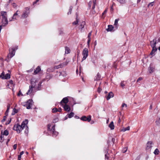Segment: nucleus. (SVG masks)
Returning <instances> with one entry per match:
<instances>
[{
    "label": "nucleus",
    "mask_w": 160,
    "mask_h": 160,
    "mask_svg": "<svg viewBox=\"0 0 160 160\" xmlns=\"http://www.w3.org/2000/svg\"><path fill=\"white\" fill-rule=\"evenodd\" d=\"M28 120L26 119L22 122L21 125H20L18 124L14 125L13 128V129L16 131L17 133H19L22 130L25 128L26 126L27 128H28L27 124L28 123Z\"/></svg>",
    "instance_id": "nucleus-1"
},
{
    "label": "nucleus",
    "mask_w": 160,
    "mask_h": 160,
    "mask_svg": "<svg viewBox=\"0 0 160 160\" xmlns=\"http://www.w3.org/2000/svg\"><path fill=\"white\" fill-rule=\"evenodd\" d=\"M37 80L35 78L31 79V85L30 86L31 87H33L37 89H39V88L41 86V82H39L38 85H36V83L37 82Z\"/></svg>",
    "instance_id": "nucleus-2"
},
{
    "label": "nucleus",
    "mask_w": 160,
    "mask_h": 160,
    "mask_svg": "<svg viewBox=\"0 0 160 160\" xmlns=\"http://www.w3.org/2000/svg\"><path fill=\"white\" fill-rule=\"evenodd\" d=\"M157 40L156 38L154 39L150 42V44L151 47L152 48V50L150 54L153 55L154 52L157 50V48L156 47V44Z\"/></svg>",
    "instance_id": "nucleus-3"
},
{
    "label": "nucleus",
    "mask_w": 160,
    "mask_h": 160,
    "mask_svg": "<svg viewBox=\"0 0 160 160\" xmlns=\"http://www.w3.org/2000/svg\"><path fill=\"white\" fill-rule=\"evenodd\" d=\"M29 13V8L28 7L25 8V10L23 11L21 15V19H23L27 18L28 16Z\"/></svg>",
    "instance_id": "nucleus-4"
},
{
    "label": "nucleus",
    "mask_w": 160,
    "mask_h": 160,
    "mask_svg": "<svg viewBox=\"0 0 160 160\" xmlns=\"http://www.w3.org/2000/svg\"><path fill=\"white\" fill-rule=\"evenodd\" d=\"M82 54L83 56V57L82 59V61L85 60L88 56V51L87 48H85L84 49L82 52Z\"/></svg>",
    "instance_id": "nucleus-5"
},
{
    "label": "nucleus",
    "mask_w": 160,
    "mask_h": 160,
    "mask_svg": "<svg viewBox=\"0 0 160 160\" xmlns=\"http://www.w3.org/2000/svg\"><path fill=\"white\" fill-rule=\"evenodd\" d=\"M0 77L2 79H8L10 78V75L9 74L7 73L5 75V73L3 72L0 76Z\"/></svg>",
    "instance_id": "nucleus-6"
},
{
    "label": "nucleus",
    "mask_w": 160,
    "mask_h": 160,
    "mask_svg": "<svg viewBox=\"0 0 160 160\" xmlns=\"http://www.w3.org/2000/svg\"><path fill=\"white\" fill-rule=\"evenodd\" d=\"M9 53L8 55V57L9 58H11L13 57L15 54V49L14 48L10 49L9 50Z\"/></svg>",
    "instance_id": "nucleus-7"
},
{
    "label": "nucleus",
    "mask_w": 160,
    "mask_h": 160,
    "mask_svg": "<svg viewBox=\"0 0 160 160\" xmlns=\"http://www.w3.org/2000/svg\"><path fill=\"white\" fill-rule=\"evenodd\" d=\"M91 119V117L90 115L87 117L85 116H83L81 118V120L84 121H88L89 122Z\"/></svg>",
    "instance_id": "nucleus-8"
},
{
    "label": "nucleus",
    "mask_w": 160,
    "mask_h": 160,
    "mask_svg": "<svg viewBox=\"0 0 160 160\" xmlns=\"http://www.w3.org/2000/svg\"><path fill=\"white\" fill-rule=\"evenodd\" d=\"M32 100L29 99L28 100L26 103V105L27 108L28 109H30L31 108V105H32Z\"/></svg>",
    "instance_id": "nucleus-9"
},
{
    "label": "nucleus",
    "mask_w": 160,
    "mask_h": 160,
    "mask_svg": "<svg viewBox=\"0 0 160 160\" xmlns=\"http://www.w3.org/2000/svg\"><path fill=\"white\" fill-rule=\"evenodd\" d=\"M152 141L148 142L146 144V149L147 150H150L152 147Z\"/></svg>",
    "instance_id": "nucleus-10"
},
{
    "label": "nucleus",
    "mask_w": 160,
    "mask_h": 160,
    "mask_svg": "<svg viewBox=\"0 0 160 160\" xmlns=\"http://www.w3.org/2000/svg\"><path fill=\"white\" fill-rule=\"evenodd\" d=\"M19 11L18 10H17L16 12L13 15V17H12V20H10V21H12V20H17V18L19 17L20 16L18 15V12H19Z\"/></svg>",
    "instance_id": "nucleus-11"
},
{
    "label": "nucleus",
    "mask_w": 160,
    "mask_h": 160,
    "mask_svg": "<svg viewBox=\"0 0 160 160\" xmlns=\"http://www.w3.org/2000/svg\"><path fill=\"white\" fill-rule=\"evenodd\" d=\"M96 0H93V2H92L90 1L89 2L88 5H89V6L90 8H91V5L92 4H93L92 7V9L93 10H94L95 6V4H96Z\"/></svg>",
    "instance_id": "nucleus-12"
},
{
    "label": "nucleus",
    "mask_w": 160,
    "mask_h": 160,
    "mask_svg": "<svg viewBox=\"0 0 160 160\" xmlns=\"http://www.w3.org/2000/svg\"><path fill=\"white\" fill-rule=\"evenodd\" d=\"M67 74L65 71H62L60 73L59 76L62 79H64L65 77L67 76Z\"/></svg>",
    "instance_id": "nucleus-13"
},
{
    "label": "nucleus",
    "mask_w": 160,
    "mask_h": 160,
    "mask_svg": "<svg viewBox=\"0 0 160 160\" xmlns=\"http://www.w3.org/2000/svg\"><path fill=\"white\" fill-rule=\"evenodd\" d=\"M54 125L53 126L52 128V136L53 137H56L58 134V132L55 131Z\"/></svg>",
    "instance_id": "nucleus-14"
},
{
    "label": "nucleus",
    "mask_w": 160,
    "mask_h": 160,
    "mask_svg": "<svg viewBox=\"0 0 160 160\" xmlns=\"http://www.w3.org/2000/svg\"><path fill=\"white\" fill-rule=\"evenodd\" d=\"M68 98H64L60 102V103L62 105V103H63L65 104H66L68 102Z\"/></svg>",
    "instance_id": "nucleus-15"
},
{
    "label": "nucleus",
    "mask_w": 160,
    "mask_h": 160,
    "mask_svg": "<svg viewBox=\"0 0 160 160\" xmlns=\"http://www.w3.org/2000/svg\"><path fill=\"white\" fill-rule=\"evenodd\" d=\"M114 94L112 92H110L108 94V96H106V98L107 100H109L111 98L113 97Z\"/></svg>",
    "instance_id": "nucleus-16"
},
{
    "label": "nucleus",
    "mask_w": 160,
    "mask_h": 160,
    "mask_svg": "<svg viewBox=\"0 0 160 160\" xmlns=\"http://www.w3.org/2000/svg\"><path fill=\"white\" fill-rule=\"evenodd\" d=\"M0 13L1 16L2 17V18H7V12L5 11H1Z\"/></svg>",
    "instance_id": "nucleus-17"
},
{
    "label": "nucleus",
    "mask_w": 160,
    "mask_h": 160,
    "mask_svg": "<svg viewBox=\"0 0 160 160\" xmlns=\"http://www.w3.org/2000/svg\"><path fill=\"white\" fill-rule=\"evenodd\" d=\"M63 107L66 111L69 112L70 110V106L67 104H65Z\"/></svg>",
    "instance_id": "nucleus-18"
},
{
    "label": "nucleus",
    "mask_w": 160,
    "mask_h": 160,
    "mask_svg": "<svg viewBox=\"0 0 160 160\" xmlns=\"http://www.w3.org/2000/svg\"><path fill=\"white\" fill-rule=\"evenodd\" d=\"M69 61H68V62H64V63H62V64H61V65H58V66H56V68H61V66H66V65H67V64H68V62H69Z\"/></svg>",
    "instance_id": "nucleus-19"
},
{
    "label": "nucleus",
    "mask_w": 160,
    "mask_h": 160,
    "mask_svg": "<svg viewBox=\"0 0 160 160\" xmlns=\"http://www.w3.org/2000/svg\"><path fill=\"white\" fill-rule=\"evenodd\" d=\"M114 27L112 25H108V28L106 29L108 31H112Z\"/></svg>",
    "instance_id": "nucleus-20"
},
{
    "label": "nucleus",
    "mask_w": 160,
    "mask_h": 160,
    "mask_svg": "<svg viewBox=\"0 0 160 160\" xmlns=\"http://www.w3.org/2000/svg\"><path fill=\"white\" fill-rule=\"evenodd\" d=\"M109 127L111 128V130H113L114 129V126L113 122H111L109 124Z\"/></svg>",
    "instance_id": "nucleus-21"
},
{
    "label": "nucleus",
    "mask_w": 160,
    "mask_h": 160,
    "mask_svg": "<svg viewBox=\"0 0 160 160\" xmlns=\"http://www.w3.org/2000/svg\"><path fill=\"white\" fill-rule=\"evenodd\" d=\"M154 68L152 67H151V65H150V67L148 68V70L150 73H151L153 72L154 71Z\"/></svg>",
    "instance_id": "nucleus-22"
},
{
    "label": "nucleus",
    "mask_w": 160,
    "mask_h": 160,
    "mask_svg": "<svg viewBox=\"0 0 160 160\" xmlns=\"http://www.w3.org/2000/svg\"><path fill=\"white\" fill-rule=\"evenodd\" d=\"M41 70V68L39 66L34 71V73L35 74H37Z\"/></svg>",
    "instance_id": "nucleus-23"
},
{
    "label": "nucleus",
    "mask_w": 160,
    "mask_h": 160,
    "mask_svg": "<svg viewBox=\"0 0 160 160\" xmlns=\"http://www.w3.org/2000/svg\"><path fill=\"white\" fill-rule=\"evenodd\" d=\"M32 88H33L31 87L30 86H29V89L28 90V92L27 93V95L29 94H30L31 93V92H32V91H33Z\"/></svg>",
    "instance_id": "nucleus-24"
},
{
    "label": "nucleus",
    "mask_w": 160,
    "mask_h": 160,
    "mask_svg": "<svg viewBox=\"0 0 160 160\" xmlns=\"http://www.w3.org/2000/svg\"><path fill=\"white\" fill-rule=\"evenodd\" d=\"M65 54H68L70 53V50L69 48L67 47H66L65 48Z\"/></svg>",
    "instance_id": "nucleus-25"
},
{
    "label": "nucleus",
    "mask_w": 160,
    "mask_h": 160,
    "mask_svg": "<svg viewBox=\"0 0 160 160\" xmlns=\"http://www.w3.org/2000/svg\"><path fill=\"white\" fill-rule=\"evenodd\" d=\"M130 130V127L128 126L126 128H122L121 130V131L122 132H125V131L127 130Z\"/></svg>",
    "instance_id": "nucleus-26"
},
{
    "label": "nucleus",
    "mask_w": 160,
    "mask_h": 160,
    "mask_svg": "<svg viewBox=\"0 0 160 160\" xmlns=\"http://www.w3.org/2000/svg\"><path fill=\"white\" fill-rule=\"evenodd\" d=\"M101 78L100 75L98 73H97V76L96 77V78H95V80H98L100 79Z\"/></svg>",
    "instance_id": "nucleus-27"
},
{
    "label": "nucleus",
    "mask_w": 160,
    "mask_h": 160,
    "mask_svg": "<svg viewBox=\"0 0 160 160\" xmlns=\"http://www.w3.org/2000/svg\"><path fill=\"white\" fill-rule=\"evenodd\" d=\"M120 3L124 4L125 3V0H117Z\"/></svg>",
    "instance_id": "nucleus-28"
},
{
    "label": "nucleus",
    "mask_w": 160,
    "mask_h": 160,
    "mask_svg": "<svg viewBox=\"0 0 160 160\" xmlns=\"http://www.w3.org/2000/svg\"><path fill=\"white\" fill-rule=\"evenodd\" d=\"M76 19H77V20H76V21H74L73 22L72 24L73 25H77L78 24V16H77V15Z\"/></svg>",
    "instance_id": "nucleus-29"
},
{
    "label": "nucleus",
    "mask_w": 160,
    "mask_h": 160,
    "mask_svg": "<svg viewBox=\"0 0 160 160\" xmlns=\"http://www.w3.org/2000/svg\"><path fill=\"white\" fill-rule=\"evenodd\" d=\"M159 153V151L158 148H156L154 152V153L155 155H158Z\"/></svg>",
    "instance_id": "nucleus-30"
},
{
    "label": "nucleus",
    "mask_w": 160,
    "mask_h": 160,
    "mask_svg": "<svg viewBox=\"0 0 160 160\" xmlns=\"http://www.w3.org/2000/svg\"><path fill=\"white\" fill-rule=\"evenodd\" d=\"M8 131L7 130H6L4 131L3 132V135H4L6 136H7L8 134Z\"/></svg>",
    "instance_id": "nucleus-31"
},
{
    "label": "nucleus",
    "mask_w": 160,
    "mask_h": 160,
    "mask_svg": "<svg viewBox=\"0 0 160 160\" xmlns=\"http://www.w3.org/2000/svg\"><path fill=\"white\" fill-rule=\"evenodd\" d=\"M13 112H12V115H14L15 113H17L18 112V110H17L15 108H14L13 109Z\"/></svg>",
    "instance_id": "nucleus-32"
},
{
    "label": "nucleus",
    "mask_w": 160,
    "mask_h": 160,
    "mask_svg": "<svg viewBox=\"0 0 160 160\" xmlns=\"http://www.w3.org/2000/svg\"><path fill=\"white\" fill-rule=\"evenodd\" d=\"M74 115V113L73 112H71L69 114L68 116V117L69 118H71L72 117H73Z\"/></svg>",
    "instance_id": "nucleus-33"
},
{
    "label": "nucleus",
    "mask_w": 160,
    "mask_h": 160,
    "mask_svg": "<svg viewBox=\"0 0 160 160\" xmlns=\"http://www.w3.org/2000/svg\"><path fill=\"white\" fill-rule=\"evenodd\" d=\"M84 22H82V24H81L80 26L79 27L81 29V31L82 30V29L84 27Z\"/></svg>",
    "instance_id": "nucleus-34"
},
{
    "label": "nucleus",
    "mask_w": 160,
    "mask_h": 160,
    "mask_svg": "<svg viewBox=\"0 0 160 160\" xmlns=\"http://www.w3.org/2000/svg\"><path fill=\"white\" fill-rule=\"evenodd\" d=\"M72 6H71L70 7V8H69V12L68 13V15L71 14V11L72 10Z\"/></svg>",
    "instance_id": "nucleus-35"
},
{
    "label": "nucleus",
    "mask_w": 160,
    "mask_h": 160,
    "mask_svg": "<svg viewBox=\"0 0 160 160\" xmlns=\"http://www.w3.org/2000/svg\"><path fill=\"white\" fill-rule=\"evenodd\" d=\"M156 122L158 125H159L160 124V118L156 120Z\"/></svg>",
    "instance_id": "nucleus-36"
},
{
    "label": "nucleus",
    "mask_w": 160,
    "mask_h": 160,
    "mask_svg": "<svg viewBox=\"0 0 160 160\" xmlns=\"http://www.w3.org/2000/svg\"><path fill=\"white\" fill-rule=\"evenodd\" d=\"M58 109L56 108H54L52 109V112L53 113L57 112Z\"/></svg>",
    "instance_id": "nucleus-37"
},
{
    "label": "nucleus",
    "mask_w": 160,
    "mask_h": 160,
    "mask_svg": "<svg viewBox=\"0 0 160 160\" xmlns=\"http://www.w3.org/2000/svg\"><path fill=\"white\" fill-rule=\"evenodd\" d=\"M25 133H26V134H27L28 133V128H27V127L26 126L25 127Z\"/></svg>",
    "instance_id": "nucleus-38"
},
{
    "label": "nucleus",
    "mask_w": 160,
    "mask_h": 160,
    "mask_svg": "<svg viewBox=\"0 0 160 160\" xmlns=\"http://www.w3.org/2000/svg\"><path fill=\"white\" fill-rule=\"evenodd\" d=\"M20 95H21L22 96H23V95L22 93L21 90L19 91V92L17 94L18 96H20Z\"/></svg>",
    "instance_id": "nucleus-39"
},
{
    "label": "nucleus",
    "mask_w": 160,
    "mask_h": 160,
    "mask_svg": "<svg viewBox=\"0 0 160 160\" xmlns=\"http://www.w3.org/2000/svg\"><path fill=\"white\" fill-rule=\"evenodd\" d=\"M92 32V31H91L88 34V39H91L90 36L91 35Z\"/></svg>",
    "instance_id": "nucleus-40"
},
{
    "label": "nucleus",
    "mask_w": 160,
    "mask_h": 160,
    "mask_svg": "<svg viewBox=\"0 0 160 160\" xmlns=\"http://www.w3.org/2000/svg\"><path fill=\"white\" fill-rule=\"evenodd\" d=\"M6 1H7V4H5V5L6 6H7L8 5L9 3L10 2L11 0H6Z\"/></svg>",
    "instance_id": "nucleus-41"
},
{
    "label": "nucleus",
    "mask_w": 160,
    "mask_h": 160,
    "mask_svg": "<svg viewBox=\"0 0 160 160\" xmlns=\"http://www.w3.org/2000/svg\"><path fill=\"white\" fill-rule=\"evenodd\" d=\"M3 137L2 136V135H1L0 137V142H2L3 141Z\"/></svg>",
    "instance_id": "nucleus-42"
},
{
    "label": "nucleus",
    "mask_w": 160,
    "mask_h": 160,
    "mask_svg": "<svg viewBox=\"0 0 160 160\" xmlns=\"http://www.w3.org/2000/svg\"><path fill=\"white\" fill-rule=\"evenodd\" d=\"M118 19H115V21L114 24V25H117V24L118 23Z\"/></svg>",
    "instance_id": "nucleus-43"
},
{
    "label": "nucleus",
    "mask_w": 160,
    "mask_h": 160,
    "mask_svg": "<svg viewBox=\"0 0 160 160\" xmlns=\"http://www.w3.org/2000/svg\"><path fill=\"white\" fill-rule=\"evenodd\" d=\"M120 85H121V87H124L125 86V84L124 83V81H122L121 82Z\"/></svg>",
    "instance_id": "nucleus-44"
},
{
    "label": "nucleus",
    "mask_w": 160,
    "mask_h": 160,
    "mask_svg": "<svg viewBox=\"0 0 160 160\" xmlns=\"http://www.w3.org/2000/svg\"><path fill=\"white\" fill-rule=\"evenodd\" d=\"M6 118H7L6 116H4L3 117V119L2 120V122H4L6 120Z\"/></svg>",
    "instance_id": "nucleus-45"
},
{
    "label": "nucleus",
    "mask_w": 160,
    "mask_h": 160,
    "mask_svg": "<svg viewBox=\"0 0 160 160\" xmlns=\"http://www.w3.org/2000/svg\"><path fill=\"white\" fill-rule=\"evenodd\" d=\"M127 150V148L125 147L124 148V150H123V153L125 152Z\"/></svg>",
    "instance_id": "nucleus-46"
},
{
    "label": "nucleus",
    "mask_w": 160,
    "mask_h": 160,
    "mask_svg": "<svg viewBox=\"0 0 160 160\" xmlns=\"http://www.w3.org/2000/svg\"><path fill=\"white\" fill-rule=\"evenodd\" d=\"M11 118H10V120H8L6 122V124H9V123L11 122Z\"/></svg>",
    "instance_id": "nucleus-47"
},
{
    "label": "nucleus",
    "mask_w": 160,
    "mask_h": 160,
    "mask_svg": "<svg viewBox=\"0 0 160 160\" xmlns=\"http://www.w3.org/2000/svg\"><path fill=\"white\" fill-rule=\"evenodd\" d=\"M90 40H91V39H88V41L87 44H88V46H89V43H90Z\"/></svg>",
    "instance_id": "nucleus-48"
},
{
    "label": "nucleus",
    "mask_w": 160,
    "mask_h": 160,
    "mask_svg": "<svg viewBox=\"0 0 160 160\" xmlns=\"http://www.w3.org/2000/svg\"><path fill=\"white\" fill-rule=\"evenodd\" d=\"M142 78H141V77H140L139 78H138V79L137 80V82H139V81H141V80H142Z\"/></svg>",
    "instance_id": "nucleus-49"
},
{
    "label": "nucleus",
    "mask_w": 160,
    "mask_h": 160,
    "mask_svg": "<svg viewBox=\"0 0 160 160\" xmlns=\"http://www.w3.org/2000/svg\"><path fill=\"white\" fill-rule=\"evenodd\" d=\"M17 145L16 144H14L13 146V149L14 150H15L17 148Z\"/></svg>",
    "instance_id": "nucleus-50"
},
{
    "label": "nucleus",
    "mask_w": 160,
    "mask_h": 160,
    "mask_svg": "<svg viewBox=\"0 0 160 160\" xmlns=\"http://www.w3.org/2000/svg\"><path fill=\"white\" fill-rule=\"evenodd\" d=\"M12 5L13 7L14 8H15L17 7V5H16V4L15 3H13L12 4Z\"/></svg>",
    "instance_id": "nucleus-51"
},
{
    "label": "nucleus",
    "mask_w": 160,
    "mask_h": 160,
    "mask_svg": "<svg viewBox=\"0 0 160 160\" xmlns=\"http://www.w3.org/2000/svg\"><path fill=\"white\" fill-rule=\"evenodd\" d=\"M124 106H125L126 107H127V105L125 103H123L122 105V107H123Z\"/></svg>",
    "instance_id": "nucleus-52"
},
{
    "label": "nucleus",
    "mask_w": 160,
    "mask_h": 160,
    "mask_svg": "<svg viewBox=\"0 0 160 160\" xmlns=\"http://www.w3.org/2000/svg\"><path fill=\"white\" fill-rule=\"evenodd\" d=\"M62 111V109L61 108H59L58 109L57 112H61Z\"/></svg>",
    "instance_id": "nucleus-53"
},
{
    "label": "nucleus",
    "mask_w": 160,
    "mask_h": 160,
    "mask_svg": "<svg viewBox=\"0 0 160 160\" xmlns=\"http://www.w3.org/2000/svg\"><path fill=\"white\" fill-rule=\"evenodd\" d=\"M9 109V106H8L7 108V110L6 111L7 112H8H8Z\"/></svg>",
    "instance_id": "nucleus-54"
},
{
    "label": "nucleus",
    "mask_w": 160,
    "mask_h": 160,
    "mask_svg": "<svg viewBox=\"0 0 160 160\" xmlns=\"http://www.w3.org/2000/svg\"><path fill=\"white\" fill-rule=\"evenodd\" d=\"M39 0H37L35 2H33V4L34 5V4H35L36 3L39 1Z\"/></svg>",
    "instance_id": "nucleus-55"
},
{
    "label": "nucleus",
    "mask_w": 160,
    "mask_h": 160,
    "mask_svg": "<svg viewBox=\"0 0 160 160\" xmlns=\"http://www.w3.org/2000/svg\"><path fill=\"white\" fill-rule=\"evenodd\" d=\"M107 9L105 10L102 13V14L103 15H104V14L106 13L107 12Z\"/></svg>",
    "instance_id": "nucleus-56"
},
{
    "label": "nucleus",
    "mask_w": 160,
    "mask_h": 160,
    "mask_svg": "<svg viewBox=\"0 0 160 160\" xmlns=\"http://www.w3.org/2000/svg\"><path fill=\"white\" fill-rule=\"evenodd\" d=\"M101 89L99 87L98 88V92H100V91H101Z\"/></svg>",
    "instance_id": "nucleus-57"
},
{
    "label": "nucleus",
    "mask_w": 160,
    "mask_h": 160,
    "mask_svg": "<svg viewBox=\"0 0 160 160\" xmlns=\"http://www.w3.org/2000/svg\"><path fill=\"white\" fill-rule=\"evenodd\" d=\"M13 48L14 49H15V50H17L18 49V46H16L15 47V48Z\"/></svg>",
    "instance_id": "nucleus-58"
},
{
    "label": "nucleus",
    "mask_w": 160,
    "mask_h": 160,
    "mask_svg": "<svg viewBox=\"0 0 160 160\" xmlns=\"http://www.w3.org/2000/svg\"><path fill=\"white\" fill-rule=\"evenodd\" d=\"M21 158V156L20 155H18V159L19 160H20Z\"/></svg>",
    "instance_id": "nucleus-59"
},
{
    "label": "nucleus",
    "mask_w": 160,
    "mask_h": 160,
    "mask_svg": "<svg viewBox=\"0 0 160 160\" xmlns=\"http://www.w3.org/2000/svg\"><path fill=\"white\" fill-rule=\"evenodd\" d=\"M24 153V152L23 151L21 152L20 153V155L21 156Z\"/></svg>",
    "instance_id": "nucleus-60"
},
{
    "label": "nucleus",
    "mask_w": 160,
    "mask_h": 160,
    "mask_svg": "<svg viewBox=\"0 0 160 160\" xmlns=\"http://www.w3.org/2000/svg\"><path fill=\"white\" fill-rule=\"evenodd\" d=\"M9 82H10V83L11 84H12V83H13V81L12 80H11L9 81Z\"/></svg>",
    "instance_id": "nucleus-61"
},
{
    "label": "nucleus",
    "mask_w": 160,
    "mask_h": 160,
    "mask_svg": "<svg viewBox=\"0 0 160 160\" xmlns=\"http://www.w3.org/2000/svg\"><path fill=\"white\" fill-rule=\"evenodd\" d=\"M121 122V120L120 119V118L119 117V119H118V122L119 123H120Z\"/></svg>",
    "instance_id": "nucleus-62"
},
{
    "label": "nucleus",
    "mask_w": 160,
    "mask_h": 160,
    "mask_svg": "<svg viewBox=\"0 0 160 160\" xmlns=\"http://www.w3.org/2000/svg\"><path fill=\"white\" fill-rule=\"evenodd\" d=\"M149 5H151V6H153V2H151V3H150Z\"/></svg>",
    "instance_id": "nucleus-63"
},
{
    "label": "nucleus",
    "mask_w": 160,
    "mask_h": 160,
    "mask_svg": "<svg viewBox=\"0 0 160 160\" xmlns=\"http://www.w3.org/2000/svg\"><path fill=\"white\" fill-rule=\"evenodd\" d=\"M8 112H5V114L6 115L5 116H6V117L8 116Z\"/></svg>",
    "instance_id": "nucleus-64"
}]
</instances>
